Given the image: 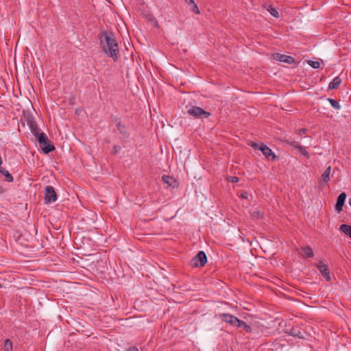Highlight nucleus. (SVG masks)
<instances>
[{
  "label": "nucleus",
  "instance_id": "obj_1",
  "mask_svg": "<svg viewBox=\"0 0 351 351\" xmlns=\"http://www.w3.org/2000/svg\"><path fill=\"white\" fill-rule=\"evenodd\" d=\"M99 43L102 51L106 56L112 58L114 62L118 61L120 58L119 44L112 32H103L99 38Z\"/></svg>",
  "mask_w": 351,
  "mask_h": 351
},
{
  "label": "nucleus",
  "instance_id": "obj_2",
  "mask_svg": "<svg viewBox=\"0 0 351 351\" xmlns=\"http://www.w3.org/2000/svg\"><path fill=\"white\" fill-rule=\"evenodd\" d=\"M36 139L40 147L45 154H49L55 149L54 145L50 143L47 136L44 132H41L39 136L36 137Z\"/></svg>",
  "mask_w": 351,
  "mask_h": 351
},
{
  "label": "nucleus",
  "instance_id": "obj_3",
  "mask_svg": "<svg viewBox=\"0 0 351 351\" xmlns=\"http://www.w3.org/2000/svg\"><path fill=\"white\" fill-rule=\"evenodd\" d=\"M191 265L195 267H204L207 263V256L204 251H199L191 260Z\"/></svg>",
  "mask_w": 351,
  "mask_h": 351
},
{
  "label": "nucleus",
  "instance_id": "obj_4",
  "mask_svg": "<svg viewBox=\"0 0 351 351\" xmlns=\"http://www.w3.org/2000/svg\"><path fill=\"white\" fill-rule=\"evenodd\" d=\"M57 200V194L55 189L51 186L45 187V202L46 204L55 202Z\"/></svg>",
  "mask_w": 351,
  "mask_h": 351
},
{
  "label": "nucleus",
  "instance_id": "obj_5",
  "mask_svg": "<svg viewBox=\"0 0 351 351\" xmlns=\"http://www.w3.org/2000/svg\"><path fill=\"white\" fill-rule=\"evenodd\" d=\"M316 267L322 274V276L326 279V281H330L331 278L330 275V270L328 265L324 261H319Z\"/></svg>",
  "mask_w": 351,
  "mask_h": 351
},
{
  "label": "nucleus",
  "instance_id": "obj_6",
  "mask_svg": "<svg viewBox=\"0 0 351 351\" xmlns=\"http://www.w3.org/2000/svg\"><path fill=\"white\" fill-rule=\"evenodd\" d=\"M188 112L191 115H192L196 118H199L201 117H204L205 118H208L210 115V112L205 111L202 108L197 107V106L192 107L191 108H190Z\"/></svg>",
  "mask_w": 351,
  "mask_h": 351
},
{
  "label": "nucleus",
  "instance_id": "obj_7",
  "mask_svg": "<svg viewBox=\"0 0 351 351\" xmlns=\"http://www.w3.org/2000/svg\"><path fill=\"white\" fill-rule=\"evenodd\" d=\"M261 152L268 160L275 161L279 158L278 156L264 143H262Z\"/></svg>",
  "mask_w": 351,
  "mask_h": 351
},
{
  "label": "nucleus",
  "instance_id": "obj_8",
  "mask_svg": "<svg viewBox=\"0 0 351 351\" xmlns=\"http://www.w3.org/2000/svg\"><path fill=\"white\" fill-rule=\"evenodd\" d=\"M220 317L223 322L228 323L232 326L237 327L238 324H239L240 319L231 314L223 313L220 315Z\"/></svg>",
  "mask_w": 351,
  "mask_h": 351
},
{
  "label": "nucleus",
  "instance_id": "obj_9",
  "mask_svg": "<svg viewBox=\"0 0 351 351\" xmlns=\"http://www.w3.org/2000/svg\"><path fill=\"white\" fill-rule=\"evenodd\" d=\"M274 58L282 62H285L289 64L295 63V59L292 56L281 54L280 53H276L273 55Z\"/></svg>",
  "mask_w": 351,
  "mask_h": 351
},
{
  "label": "nucleus",
  "instance_id": "obj_10",
  "mask_svg": "<svg viewBox=\"0 0 351 351\" xmlns=\"http://www.w3.org/2000/svg\"><path fill=\"white\" fill-rule=\"evenodd\" d=\"M346 197H347V195L345 192H342L337 197L335 208V210L338 213H341L343 210V206L344 205Z\"/></svg>",
  "mask_w": 351,
  "mask_h": 351
},
{
  "label": "nucleus",
  "instance_id": "obj_11",
  "mask_svg": "<svg viewBox=\"0 0 351 351\" xmlns=\"http://www.w3.org/2000/svg\"><path fill=\"white\" fill-rule=\"evenodd\" d=\"M284 332L285 333L295 337H298L300 339L304 338L302 332H301V328L298 326L292 327L291 329H285Z\"/></svg>",
  "mask_w": 351,
  "mask_h": 351
},
{
  "label": "nucleus",
  "instance_id": "obj_12",
  "mask_svg": "<svg viewBox=\"0 0 351 351\" xmlns=\"http://www.w3.org/2000/svg\"><path fill=\"white\" fill-rule=\"evenodd\" d=\"M27 125H29L32 133L36 136V138L38 136L41 132H40V129L38 127L36 122L32 119H28Z\"/></svg>",
  "mask_w": 351,
  "mask_h": 351
},
{
  "label": "nucleus",
  "instance_id": "obj_13",
  "mask_svg": "<svg viewBox=\"0 0 351 351\" xmlns=\"http://www.w3.org/2000/svg\"><path fill=\"white\" fill-rule=\"evenodd\" d=\"M341 83V79L339 76L335 77L332 81L328 85V89L334 90L337 89Z\"/></svg>",
  "mask_w": 351,
  "mask_h": 351
},
{
  "label": "nucleus",
  "instance_id": "obj_14",
  "mask_svg": "<svg viewBox=\"0 0 351 351\" xmlns=\"http://www.w3.org/2000/svg\"><path fill=\"white\" fill-rule=\"evenodd\" d=\"M302 255L308 258H312L314 256V253L312 247L310 245H306L302 248Z\"/></svg>",
  "mask_w": 351,
  "mask_h": 351
},
{
  "label": "nucleus",
  "instance_id": "obj_15",
  "mask_svg": "<svg viewBox=\"0 0 351 351\" xmlns=\"http://www.w3.org/2000/svg\"><path fill=\"white\" fill-rule=\"evenodd\" d=\"M117 128L119 133L124 137L128 138L130 134L127 131V129L124 125H122L121 122H119L117 125Z\"/></svg>",
  "mask_w": 351,
  "mask_h": 351
},
{
  "label": "nucleus",
  "instance_id": "obj_16",
  "mask_svg": "<svg viewBox=\"0 0 351 351\" xmlns=\"http://www.w3.org/2000/svg\"><path fill=\"white\" fill-rule=\"evenodd\" d=\"M238 328H242L246 332L250 333L252 331V327L248 325L246 322L243 320L239 321V324L237 325Z\"/></svg>",
  "mask_w": 351,
  "mask_h": 351
},
{
  "label": "nucleus",
  "instance_id": "obj_17",
  "mask_svg": "<svg viewBox=\"0 0 351 351\" xmlns=\"http://www.w3.org/2000/svg\"><path fill=\"white\" fill-rule=\"evenodd\" d=\"M186 3L189 4L190 6L191 10L195 14H199V10L197 5V4L195 3L194 0H184Z\"/></svg>",
  "mask_w": 351,
  "mask_h": 351
},
{
  "label": "nucleus",
  "instance_id": "obj_18",
  "mask_svg": "<svg viewBox=\"0 0 351 351\" xmlns=\"http://www.w3.org/2000/svg\"><path fill=\"white\" fill-rule=\"evenodd\" d=\"M340 230L351 238V226L345 223L341 224L340 226Z\"/></svg>",
  "mask_w": 351,
  "mask_h": 351
},
{
  "label": "nucleus",
  "instance_id": "obj_19",
  "mask_svg": "<svg viewBox=\"0 0 351 351\" xmlns=\"http://www.w3.org/2000/svg\"><path fill=\"white\" fill-rule=\"evenodd\" d=\"M331 167H328L323 174L322 175V179L324 182H328L330 180V173Z\"/></svg>",
  "mask_w": 351,
  "mask_h": 351
},
{
  "label": "nucleus",
  "instance_id": "obj_20",
  "mask_svg": "<svg viewBox=\"0 0 351 351\" xmlns=\"http://www.w3.org/2000/svg\"><path fill=\"white\" fill-rule=\"evenodd\" d=\"M0 173H1L2 175H3L5 176V181L9 182L13 181L12 176L6 169H5L3 168L1 169H0Z\"/></svg>",
  "mask_w": 351,
  "mask_h": 351
},
{
  "label": "nucleus",
  "instance_id": "obj_21",
  "mask_svg": "<svg viewBox=\"0 0 351 351\" xmlns=\"http://www.w3.org/2000/svg\"><path fill=\"white\" fill-rule=\"evenodd\" d=\"M162 180L167 183L169 186H173V187H174V186L173 185V184L174 182H176V180L174 179L173 177H170L169 176H162Z\"/></svg>",
  "mask_w": 351,
  "mask_h": 351
},
{
  "label": "nucleus",
  "instance_id": "obj_22",
  "mask_svg": "<svg viewBox=\"0 0 351 351\" xmlns=\"http://www.w3.org/2000/svg\"><path fill=\"white\" fill-rule=\"evenodd\" d=\"M251 215L254 218L256 219H263L264 217V213H262L261 210L254 209L251 212Z\"/></svg>",
  "mask_w": 351,
  "mask_h": 351
},
{
  "label": "nucleus",
  "instance_id": "obj_23",
  "mask_svg": "<svg viewBox=\"0 0 351 351\" xmlns=\"http://www.w3.org/2000/svg\"><path fill=\"white\" fill-rule=\"evenodd\" d=\"M4 350L5 351L12 350V342L9 339H5L4 341Z\"/></svg>",
  "mask_w": 351,
  "mask_h": 351
},
{
  "label": "nucleus",
  "instance_id": "obj_24",
  "mask_svg": "<svg viewBox=\"0 0 351 351\" xmlns=\"http://www.w3.org/2000/svg\"><path fill=\"white\" fill-rule=\"evenodd\" d=\"M262 143H261L260 144L259 143H257L256 142H254V141H251L248 143V145H250L251 147H252L254 150H261V149H262Z\"/></svg>",
  "mask_w": 351,
  "mask_h": 351
},
{
  "label": "nucleus",
  "instance_id": "obj_25",
  "mask_svg": "<svg viewBox=\"0 0 351 351\" xmlns=\"http://www.w3.org/2000/svg\"><path fill=\"white\" fill-rule=\"evenodd\" d=\"M327 100L329 101V103L331 104V106L337 109V110H339L340 109L341 106L339 104V102L333 99H331V98H328Z\"/></svg>",
  "mask_w": 351,
  "mask_h": 351
},
{
  "label": "nucleus",
  "instance_id": "obj_26",
  "mask_svg": "<svg viewBox=\"0 0 351 351\" xmlns=\"http://www.w3.org/2000/svg\"><path fill=\"white\" fill-rule=\"evenodd\" d=\"M268 11L275 18H278L279 16H280L279 15V12H278V10L275 8H274L272 6H269V8L268 9Z\"/></svg>",
  "mask_w": 351,
  "mask_h": 351
},
{
  "label": "nucleus",
  "instance_id": "obj_27",
  "mask_svg": "<svg viewBox=\"0 0 351 351\" xmlns=\"http://www.w3.org/2000/svg\"><path fill=\"white\" fill-rule=\"evenodd\" d=\"M298 151L307 159L310 158V155L308 152L306 150V149L302 147V145L300 147H298Z\"/></svg>",
  "mask_w": 351,
  "mask_h": 351
},
{
  "label": "nucleus",
  "instance_id": "obj_28",
  "mask_svg": "<svg viewBox=\"0 0 351 351\" xmlns=\"http://www.w3.org/2000/svg\"><path fill=\"white\" fill-rule=\"evenodd\" d=\"M307 63L313 69H319L320 67V63L318 61L308 60Z\"/></svg>",
  "mask_w": 351,
  "mask_h": 351
},
{
  "label": "nucleus",
  "instance_id": "obj_29",
  "mask_svg": "<svg viewBox=\"0 0 351 351\" xmlns=\"http://www.w3.org/2000/svg\"><path fill=\"white\" fill-rule=\"evenodd\" d=\"M178 289L180 290V291L179 293H182V292L190 291L191 290V287L189 286L188 285H184L183 286L182 285H180L178 287Z\"/></svg>",
  "mask_w": 351,
  "mask_h": 351
},
{
  "label": "nucleus",
  "instance_id": "obj_30",
  "mask_svg": "<svg viewBox=\"0 0 351 351\" xmlns=\"http://www.w3.org/2000/svg\"><path fill=\"white\" fill-rule=\"evenodd\" d=\"M287 143L290 145L291 146L296 148L297 149H298V147H300L301 145L296 141H287Z\"/></svg>",
  "mask_w": 351,
  "mask_h": 351
},
{
  "label": "nucleus",
  "instance_id": "obj_31",
  "mask_svg": "<svg viewBox=\"0 0 351 351\" xmlns=\"http://www.w3.org/2000/svg\"><path fill=\"white\" fill-rule=\"evenodd\" d=\"M228 180L232 183H237L239 181V178L237 176H230Z\"/></svg>",
  "mask_w": 351,
  "mask_h": 351
},
{
  "label": "nucleus",
  "instance_id": "obj_32",
  "mask_svg": "<svg viewBox=\"0 0 351 351\" xmlns=\"http://www.w3.org/2000/svg\"><path fill=\"white\" fill-rule=\"evenodd\" d=\"M120 150H121V147H120L119 145H115L113 147V149H112V154H117Z\"/></svg>",
  "mask_w": 351,
  "mask_h": 351
},
{
  "label": "nucleus",
  "instance_id": "obj_33",
  "mask_svg": "<svg viewBox=\"0 0 351 351\" xmlns=\"http://www.w3.org/2000/svg\"><path fill=\"white\" fill-rule=\"evenodd\" d=\"M308 132L306 128H301L298 130V134L299 135L304 134Z\"/></svg>",
  "mask_w": 351,
  "mask_h": 351
},
{
  "label": "nucleus",
  "instance_id": "obj_34",
  "mask_svg": "<svg viewBox=\"0 0 351 351\" xmlns=\"http://www.w3.org/2000/svg\"><path fill=\"white\" fill-rule=\"evenodd\" d=\"M247 196H248V193L246 191H244L243 193H241L240 197L242 198V199H247Z\"/></svg>",
  "mask_w": 351,
  "mask_h": 351
},
{
  "label": "nucleus",
  "instance_id": "obj_35",
  "mask_svg": "<svg viewBox=\"0 0 351 351\" xmlns=\"http://www.w3.org/2000/svg\"><path fill=\"white\" fill-rule=\"evenodd\" d=\"M3 193V189L2 186H0V194H1Z\"/></svg>",
  "mask_w": 351,
  "mask_h": 351
},
{
  "label": "nucleus",
  "instance_id": "obj_36",
  "mask_svg": "<svg viewBox=\"0 0 351 351\" xmlns=\"http://www.w3.org/2000/svg\"><path fill=\"white\" fill-rule=\"evenodd\" d=\"M349 204H350V206H351V198H350V200H349Z\"/></svg>",
  "mask_w": 351,
  "mask_h": 351
},
{
  "label": "nucleus",
  "instance_id": "obj_37",
  "mask_svg": "<svg viewBox=\"0 0 351 351\" xmlns=\"http://www.w3.org/2000/svg\"><path fill=\"white\" fill-rule=\"evenodd\" d=\"M228 351H229V350H228Z\"/></svg>",
  "mask_w": 351,
  "mask_h": 351
}]
</instances>
